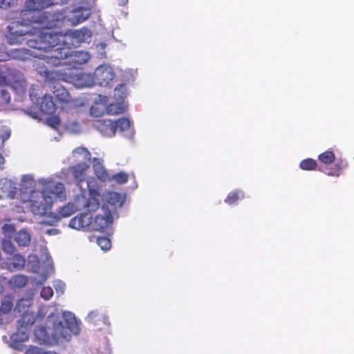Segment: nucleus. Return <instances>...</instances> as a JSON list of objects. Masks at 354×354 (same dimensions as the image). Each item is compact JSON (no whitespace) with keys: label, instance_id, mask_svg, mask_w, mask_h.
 Here are the masks:
<instances>
[{"label":"nucleus","instance_id":"1","mask_svg":"<svg viewBox=\"0 0 354 354\" xmlns=\"http://www.w3.org/2000/svg\"><path fill=\"white\" fill-rule=\"evenodd\" d=\"M36 39H28L27 45L39 53L32 52L31 55L41 59H46L48 63L58 66L67 57L70 50L65 45V35L61 32L41 30L38 31Z\"/></svg>","mask_w":354,"mask_h":354},{"label":"nucleus","instance_id":"52","mask_svg":"<svg viewBox=\"0 0 354 354\" xmlns=\"http://www.w3.org/2000/svg\"><path fill=\"white\" fill-rule=\"evenodd\" d=\"M91 113L92 115H95V108H94V106H92V107L91 108Z\"/></svg>","mask_w":354,"mask_h":354},{"label":"nucleus","instance_id":"15","mask_svg":"<svg viewBox=\"0 0 354 354\" xmlns=\"http://www.w3.org/2000/svg\"><path fill=\"white\" fill-rule=\"evenodd\" d=\"M91 214L84 212L73 217L69 222V226L75 230L91 231Z\"/></svg>","mask_w":354,"mask_h":354},{"label":"nucleus","instance_id":"35","mask_svg":"<svg viewBox=\"0 0 354 354\" xmlns=\"http://www.w3.org/2000/svg\"><path fill=\"white\" fill-rule=\"evenodd\" d=\"M26 260L24 257L19 254H14L12 257V263L16 268H23L25 266Z\"/></svg>","mask_w":354,"mask_h":354},{"label":"nucleus","instance_id":"3","mask_svg":"<svg viewBox=\"0 0 354 354\" xmlns=\"http://www.w3.org/2000/svg\"><path fill=\"white\" fill-rule=\"evenodd\" d=\"M64 322L59 320V316L57 313H51L48 316L47 321L53 324V337L55 339H67L70 337V332L73 331L76 326L75 316L69 312L63 313Z\"/></svg>","mask_w":354,"mask_h":354},{"label":"nucleus","instance_id":"18","mask_svg":"<svg viewBox=\"0 0 354 354\" xmlns=\"http://www.w3.org/2000/svg\"><path fill=\"white\" fill-rule=\"evenodd\" d=\"M19 75L17 70L8 67L6 65L0 66V86L8 85L12 82L17 81Z\"/></svg>","mask_w":354,"mask_h":354},{"label":"nucleus","instance_id":"50","mask_svg":"<svg viewBox=\"0 0 354 354\" xmlns=\"http://www.w3.org/2000/svg\"><path fill=\"white\" fill-rule=\"evenodd\" d=\"M97 315V313L95 311H92L88 314V317L91 319H93L96 315Z\"/></svg>","mask_w":354,"mask_h":354},{"label":"nucleus","instance_id":"22","mask_svg":"<svg viewBox=\"0 0 354 354\" xmlns=\"http://www.w3.org/2000/svg\"><path fill=\"white\" fill-rule=\"evenodd\" d=\"M28 282V278L24 274H16L9 280L10 286L13 288L24 287Z\"/></svg>","mask_w":354,"mask_h":354},{"label":"nucleus","instance_id":"39","mask_svg":"<svg viewBox=\"0 0 354 354\" xmlns=\"http://www.w3.org/2000/svg\"><path fill=\"white\" fill-rule=\"evenodd\" d=\"M97 245L102 248L103 250H108L111 248V242L110 239L106 236L98 237L97 239Z\"/></svg>","mask_w":354,"mask_h":354},{"label":"nucleus","instance_id":"8","mask_svg":"<svg viewBox=\"0 0 354 354\" xmlns=\"http://www.w3.org/2000/svg\"><path fill=\"white\" fill-rule=\"evenodd\" d=\"M115 73L113 68L108 65L99 66L94 72V77H91L89 75L81 74L80 80L91 79L95 80V82L100 86H107L115 77Z\"/></svg>","mask_w":354,"mask_h":354},{"label":"nucleus","instance_id":"34","mask_svg":"<svg viewBox=\"0 0 354 354\" xmlns=\"http://www.w3.org/2000/svg\"><path fill=\"white\" fill-rule=\"evenodd\" d=\"M73 155L74 156H77V155L82 156L83 160H86L88 162L90 161L91 157V154L90 151L86 148L83 147H79L75 148L73 150Z\"/></svg>","mask_w":354,"mask_h":354},{"label":"nucleus","instance_id":"40","mask_svg":"<svg viewBox=\"0 0 354 354\" xmlns=\"http://www.w3.org/2000/svg\"><path fill=\"white\" fill-rule=\"evenodd\" d=\"M40 295L45 300H48L53 297V290L50 286H44L41 290Z\"/></svg>","mask_w":354,"mask_h":354},{"label":"nucleus","instance_id":"37","mask_svg":"<svg viewBox=\"0 0 354 354\" xmlns=\"http://www.w3.org/2000/svg\"><path fill=\"white\" fill-rule=\"evenodd\" d=\"M111 180H115L119 184H124L128 181L129 175L124 172L120 171L118 174L111 176Z\"/></svg>","mask_w":354,"mask_h":354},{"label":"nucleus","instance_id":"23","mask_svg":"<svg viewBox=\"0 0 354 354\" xmlns=\"http://www.w3.org/2000/svg\"><path fill=\"white\" fill-rule=\"evenodd\" d=\"M15 241L19 246H27L31 241L30 234L26 230H20L16 233Z\"/></svg>","mask_w":354,"mask_h":354},{"label":"nucleus","instance_id":"51","mask_svg":"<svg viewBox=\"0 0 354 354\" xmlns=\"http://www.w3.org/2000/svg\"><path fill=\"white\" fill-rule=\"evenodd\" d=\"M4 228H8L10 230H14V227L11 225H5Z\"/></svg>","mask_w":354,"mask_h":354},{"label":"nucleus","instance_id":"43","mask_svg":"<svg viewBox=\"0 0 354 354\" xmlns=\"http://www.w3.org/2000/svg\"><path fill=\"white\" fill-rule=\"evenodd\" d=\"M17 0H0V8L7 9L15 6Z\"/></svg>","mask_w":354,"mask_h":354},{"label":"nucleus","instance_id":"30","mask_svg":"<svg viewBox=\"0 0 354 354\" xmlns=\"http://www.w3.org/2000/svg\"><path fill=\"white\" fill-rule=\"evenodd\" d=\"M299 167L303 170L311 171L316 169L317 161L312 158H306L301 161Z\"/></svg>","mask_w":354,"mask_h":354},{"label":"nucleus","instance_id":"14","mask_svg":"<svg viewBox=\"0 0 354 354\" xmlns=\"http://www.w3.org/2000/svg\"><path fill=\"white\" fill-rule=\"evenodd\" d=\"M93 126L102 136L106 137H113L117 130V125H114V121L109 119L100 118L95 120Z\"/></svg>","mask_w":354,"mask_h":354},{"label":"nucleus","instance_id":"33","mask_svg":"<svg viewBox=\"0 0 354 354\" xmlns=\"http://www.w3.org/2000/svg\"><path fill=\"white\" fill-rule=\"evenodd\" d=\"M114 125H117V129L120 131H124L130 128L131 121L126 118H121L114 121Z\"/></svg>","mask_w":354,"mask_h":354},{"label":"nucleus","instance_id":"24","mask_svg":"<svg viewBox=\"0 0 354 354\" xmlns=\"http://www.w3.org/2000/svg\"><path fill=\"white\" fill-rule=\"evenodd\" d=\"M126 107L124 105L122 101L111 103L106 108V112L109 115H119L124 113Z\"/></svg>","mask_w":354,"mask_h":354},{"label":"nucleus","instance_id":"2","mask_svg":"<svg viewBox=\"0 0 354 354\" xmlns=\"http://www.w3.org/2000/svg\"><path fill=\"white\" fill-rule=\"evenodd\" d=\"M55 3V0H26L24 8L19 12V20L29 27L37 24L43 29H51L57 27L60 14L41 10Z\"/></svg>","mask_w":354,"mask_h":354},{"label":"nucleus","instance_id":"38","mask_svg":"<svg viewBox=\"0 0 354 354\" xmlns=\"http://www.w3.org/2000/svg\"><path fill=\"white\" fill-rule=\"evenodd\" d=\"M13 306V303L10 297H6L0 306V311L3 313H9Z\"/></svg>","mask_w":354,"mask_h":354},{"label":"nucleus","instance_id":"36","mask_svg":"<svg viewBox=\"0 0 354 354\" xmlns=\"http://www.w3.org/2000/svg\"><path fill=\"white\" fill-rule=\"evenodd\" d=\"M35 335L39 341L45 342L48 339V335L44 326H38L35 328Z\"/></svg>","mask_w":354,"mask_h":354},{"label":"nucleus","instance_id":"9","mask_svg":"<svg viewBox=\"0 0 354 354\" xmlns=\"http://www.w3.org/2000/svg\"><path fill=\"white\" fill-rule=\"evenodd\" d=\"M65 35V45L70 47H77L82 43L86 42L91 37V30L86 28H82L79 30H72Z\"/></svg>","mask_w":354,"mask_h":354},{"label":"nucleus","instance_id":"29","mask_svg":"<svg viewBox=\"0 0 354 354\" xmlns=\"http://www.w3.org/2000/svg\"><path fill=\"white\" fill-rule=\"evenodd\" d=\"M335 159V154L333 151L328 150L322 153L319 154L318 156V160L324 164L328 165L334 162Z\"/></svg>","mask_w":354,"mask_h":354},{"label":"nucleus","instance_id":"12","mask_svg":"<svg viewBox=\"0 0 354 354\" xmlns=\"http://www.w3.org/2000/svg\"><path fill=\"white\" fill-rule=\"evenodd\" d=\"M26 301V299H21L19 301L16 306V308L19 312H24L21 317L18 320L17 322L18 326L29 330L30 328L36 322L37 317L33 312H30L28 310H26L24 308L21 310V306H23L24 303Z\"/></svg>","mask_w":354,"mask_h":354},{"label":"nucleus","instance_id":"44","mask_svg":"<svg viewBox=\"0 0 354 354\" xmlns=\"http://www.w3.org/2000/svg\"><path fill=\"white\" fill-rule=\"evenodd\" d=\"M1 97L4 101L6 104H8L10 101V93L5 89H1Z\"/></svg>","mask_w":354,"mask_h":354},{"label":"nucleus","instance_id":"7","mask_svg":"<svg viewBox=\"0 0 354 354\" xmlns=\"http://www.w3.org/2000/svg\"><path fill=\"white\" fill-rule=\"evenodd\" d=\"M53 14H60L62 18L59 19L57 22V27H60L65 22H70L71 25L75 26L83 22L89 17L88 10L82 7L74 8L68 12H53Z\"/></svg>","mask_w":354,"mask_h":354},{"label":"nucleus","instance_id":"31","mask_svg":"<svg viewBox=\"0 0 354 354\" xmlns=\"http://www.w3.org/2000/svg\"><path fill=\"white\" fill-rule=\"evenodd\" d=\"M61 220V216L58 214L50 212L47 217L44 219L41 223L46 225H55Z\"/></svg>","mask_w":354,"mask_h":354},{"label":"nucleus","instance_id":"6","mask_svg":"<svg viewBox=\"0 0 354 354\" xmlns=\"http://www.w3.org/2000/svg\"><path fill=\"white\" fill-rule=\"evenodd\" d=\"M44 73L46 74V80L48 82L50 90L57 101L62 104H68L72 102L69 93L59 82V77L57 79L54 76L50 77V75H53L54 73H51L48 70H45Z\"/></svg>","mask_w":354,"mask_h":354},{"label":"nucleus","instance_id":"25","mask_svg":"<svg viewBox=\"0 0 354 354\" xmlns=\"http://www.w3.org/2000/svg\"><path fill=\"white\" fill-rule=\"evenodd\" d=\"M344 168L342 162H337L333 167L319 168V171L330 176L339 177L341 170Z\"/></svg>","mask_w":354,"mask_h":354},{"label":"nucleus","instance_id":"5","mask_svg":"<svg viewBox=\"0 0 354 354\" xmlns=\"http://www.w3.org/2000/svg\"><path fill=\"white\" fill-rule=\"evenodd\" d=\"M53 204L52 196L44 193L37 192L31 195L30 210L35 215L44 216Z\"/></svg>","mask_w":354,"mask_h":354},{"label":"nucleus","instance_id":"46","mask_svg":"<svg viewBox=\"0 0 354 354\" xmlns=\"http://www.w3.org/2000/svg\"><path fill=\"white\" fill-rule=\"evenodd\" d=\"M3 250L6 252H10L12 253L14 251V247L9 242L8 243H5L3 245Z\"/></svg>","mask_w":354,"mask_h":354},{"label":"nucleus","instance_id":"28","mask_svg":"<svg viewBox=\"0 0 354 354\" xmlns=\"http://www.w3.org/2000/svg\"><path fill=\"white\" fill-rule=\"evenodd\" d=\"M94 171L96 176L102 181H111V175L105 169V168L101 165L95 166Z\"/></svg>","mask_w":354,"mask_h":354},{"label":"nucleus","instance_id":"4","mask_svg":"<svg viewBox=\"0 0 354 354\" xmlns=\"http://www.w3.org/2000/svg\"><path fill=\"white\" fill-rule=\"evenodd\" d=\"M7 29L6 38L8 42L11 45L21 44L25 41L26 35H32L37 32V28H30L20 20L10 22L7 26Z\"/></svg>","mask_w":354,"mask_h":354},{"label":"nucleus","instance_id":"20","mask_svg":"<svg viewBox=\"0 0 354 354\" xmlns=\"http://www.w3.org/2000/svg\"><path fill=\"white\" fill-rule=\"evenodd\" d=\"M39 109L41 113L46 115H53L57 109L52 96L45 94L39 103Z\"/></svg>","mask_w":354,"mask_h":354},{"label":"nucleus","instance_id":"17","mask_svg":"<svg viewBox=\"0 0 354 354\" xmlns=\"http://www.w3.org/2000/svg\"><path fill=\"white\" fill-rule=\"evenodd\" d=\"M28 330L17 326V330L14 333L10 338V347L21 351L23 349V343L28 339Z\"/></svg>","mask_w":354,"mask_h":354},{"label":"nucleus","instance_id":"41","mask_svg":"<svg viewBox=\"0 0 354 354\" xmlns=\"http://www.w3.org/2000/svg\"><path fill=\"white\" fill-rule=\"evenodd\" d=\"M25 354H53L50 352L44 351L41 348L35 346H30L26 350Z\"/></svg>","mask_w":354,"mask_h":354},{"label":"nucleus","instance_id":"32","mask_svg":"<svg viewBox=\"0 0 354 354\" xmlns=\"http://www.w3.org/2000/svg\"><path fill=\"white\" fill-rule=\"evenodd\" d=\"M127 96V88L124 84H120L114 89V97L118 101H123Z\"/></svg>","mask_w":354,"mask_h":354},{"label":"nucleus","instance_id":"11","mask_svg":"<svg viewBox=\"0 0 354 354\" xmlns=\"http://www.w3.org/2000/svg\"><path fill=\"white\" fill-rule=\"evenodd\" d=\"M88 169L89 165L84 162H79L70 167V171H71L73 178L78 186L81 187L82 183L84 181L86 183L88 181H91L92 185H96L93 179L87 178V171Z\"/></svg>","mask_w":354,"mask_h":354},{"label":"nucleus","instance_id":"48","mask_svg":"<svg viewBox=\"0 0 354 354\" xmlns=\"http://www.w3.org/2000/svg\"><path fill=\"white\" fill-rule=\"evenodd\" d=\"M4 164L5 158L1 154H0V169H3L4 168Z\"/></svg>","mask_w":354,"mask_h":354},{"label":"nucleus","instance_id":"47","mask_svg":"<svg viewBox=\"0 0 354 354\" xmlns=\"http://www.w3.org/2000/svg\"><path fill=\"white\" fill-rule=\"evenodd\" d=\"M58 232H59V230L57 229H50V230H48L46 231V234L48 235H55V234H58Z\"/></svg>","mask_w":354,"mask_h":354},{"label":"nucleus","instance_id":"42","mask_svg":"<svg viewBox=\"0 0 354 354\" xmlns=\"http://www.w3.org/2000/svg\"><path fill=\"white\" fill-rule=\"evenodd\" d=\"M46 124L53 128H57L60 124V120L57 116H50L46 119Z\"/></svg>","mask_w":354,"mask_h":354},{"label":"nucleus","instance_id":"10","mask_svg":"<svg viewBox=\"0 0 354 354\" xmlns=\"http://www.w3.org/2000/svg\"><path fill=\"white\" fill-rule=\"evenodd\" d=\"M87 189L88 190L89 197L84 204V209L89 213L97 211L100 205V192L98 185H92L91 181L87 182Z\"/></svg>","mask_w":354,"mask_h":354},{"label":"nucleus","instance_id":"19","mask_svg":"<svg viewBox=\"0 0 354 354\" xmlns=\"http://www.w3.org/2000/svg\"><path fill=\"white\" fill-rule=\"evenodd\" d=\"M46 195L52 194L56 198H65V187L62 183L50 182L42 191Z\"/></svg>","mask_w":354,"mask_h":354},{"label":"nucleus","instance_id":"26","mask_svg":"<svg viewBox=\"0 0 354 354\" xmlns=\"http://www.w3.org/2000/svg\"><path fill=\"white\" fill-rule=\"evenodd\" d=\"M77 210V207L73 203H67L61 207L58 212V214L62 218H66L71 216Z\"/></svg>","mask_w":354,"mask_h":354},{"label":"nucleus","instance_id":"45","mask_svg":"<svg viewBox=\"0 0 354 354\" xmlns=\"http://www.w3.org/2000/svg\"><path fill=\"white\" fill-rule=\"evenodd\" d=\"M97 354H111V351L108 346L99 348Z\"/></svg>","mask_w":354,"mask_h":354},{"label":"nucleus","instance_id":"16","mask_svg":"<svg viewBox=\"0 0 354 354\" xmlns=\"http://www.w3.org/2000/svg\"><path fill=\"white\" fill-rule=\"evenodd\" d=\"M91 58V55L88 53L79 50V51H72L70 49V53H68L67 57L65 59H68V62H62V64H68L71 66L73 68H77L80 65L84 64L87 62Z\"/></svg>","mask_w":354,"mask_h":354},{"label":"nucleus","instance_id":"13","mask_svg":"<svg viewBox=\"0 0 354 354\" xmlns=\"http://www.w3.org/2000/svg\"><path fill=\"white\" fill-rule=\"evenodd\" d=\"M113 221V218L111 211L106 209L103 214H97L94 219L91 217V230L102 231L109 227Z\"/></svg>","mask_w":354,"mask_h":354},{"label":"nucleus","instance_id":"21","mask_svg":"<svg viewBox=\"0 0 354 354\" xmlns=\"http://www.w3.org/2000/svg\"><path fill=\"white\" fill-rule=\"evenodd\" d=\"M106 200L109 204L115 207L122 205L124 198L120 193L109 192L107 193Z\"/></svg>","mask_w":354,"mask_h":354},{"label":"nucleus","instance_id":"49","mask_svg":"<svg viewBox=\"0 0 354 354\" xmlns=\"http://www.w3.org/2000/svg\"><path fill=\"white\" fill-rule=\"evenodd\" d=\"M92 85V82H81L80 83L79 86L81 87H90Z\"/></svg>","mask_w":354,"mask_h":354},{"label":"nucleus","instance_id":"27","mask_svg":"<svg viewBox=\"0 0 354 354\" xmlns=\"http://www.w3.org/2000/svg\"><path fill=\"white\" fill-rule=\"evenodd\" d=\"M243 198V192L240 190H236L228 194L227 197L225 198V202L229 205H233L236 203L239 199H242Z\"/></svg>","mask_w":354,"mask_h":354}]
</instances>
